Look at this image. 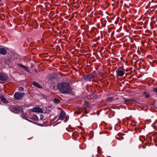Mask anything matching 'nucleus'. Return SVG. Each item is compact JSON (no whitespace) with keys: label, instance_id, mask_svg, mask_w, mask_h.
Returning a JSON list of instances; mask_svg holds the SVG:
<instances>
[{"label":"nucleus","instance_id":"nucleus-11","mask_svg":"<svg viewBox=\"0 0 157 157\" xmlns=\"http://www.w3.org/2000/svg\"><path fill=\"white\" fill-rule=\"evenodd\" d=\"M33 84L35 86L39 88H42V86H40L39 84L38 83L35 82H33Z\"/></svg>","mask_w":157,"mask_h":157},{"label":"nucleus","instance_id":"nucleus-23","mask_svg":"<svg viewBox=\"0 0 157 157\" xmlns=\"http://www.w3.org/2000/svg\"><path fill=\"white\" fill-rule=\"evenodd\" d=\"M22 117L23 118V119H25V120H27L28 121H30V122H31V121H30V120H29L28 119H25V118H24V117L23 116H22Z\"/></svg>","mask_w":157,"mask_h":157},{"label":"nucleus","instance_id":"nucleus-7","mask_svg":"<svg viewBox=\"0 0 157 157\" xmlns=\"http://www.w3.org/2000/svg\"><path fill=\"white\" fill-rule=\"evenodd\" d=\"M8 79L7 75L4 74H0V80L2 81H5Z\"/></svg>","mask_w":157,"mask_h":157},{"label":"nucleus","instance_id":"nucleus-14","mask_svg":"<svg viewBox=\"0 0 157 157\" xmlns=\"http://www.w3.org/2000/svg\"><path fill=\"white\" fill-rule=\"evenodd\" d=\"M113 100V97H109L107 99L106 101L108 102H110Z\"/></svg>","mask_w":157,"mask_h":157},{"label":"nucleus","instance_id":"nucleus-1","mask_svg":"<svg viewBox=\"0 0 157 157\" xmlns=\"http://www.w3.org/2000/svg\"><path fill=\"white\" fill-rule=\"evenodd\" d=\"M58 90L62 93L70 94L71 92L72 88L70 84L65 82H61L57 85Z\"/></svg>","mask_w":157,"mask_h":157},{"label":"nucleus","instance_id":"nucleus-8","mask_svg":"<svg viewBox=\"0 0 157 157\" xmlns=\"http://www.w3.org/2000/svg\"><path fill=\"white\" fill-rule=\"evenodd\" d=\"M65 113L63 111H61L59 115L60 119L62 120H63L65 117Z\"/></svg>","mask_w":157,"mask_h":157},{"label":"nucleus","instance_id":"nucleus-21","mask_svg":"<svg viewBox=\"0 0 157 157\" xmlns=\"http://www.w3.org/2000/svg\"><path fill=\"white\" fill-rule=\"evenodd\" d=\"M27 71L29 72H30V71H29V69H28V68H27L26 67V68H25V69Z\"/></svg>","mask_w":157,"mask_h":157},{"label":"nucleus","instance_id":"nucleus-17","mask_svg":"<svg viewBox=\"0 0 157 157\" xmlns=\"http://www.w3.org/2000/svg\"><path fill=\"white\" fill-rule=\"evenodd\" d=\"M18 90L21 91H22L24 90V89L21 87H19L18 88Z\"/></svg>","mask_w":157,"mask_h":157},{"label":"nucleus","instance_id":"nucleus-9","mask_svg":"<svg viewBox=\"0 0 157 157\" xmlns=\"http://www.w3.org/2000/svg\"><path fill=\"white\" fill-rule=\"evenodd\" d=\"M7 52V51L6 50L3 48H0V54L4 55L6 54Z\"/></svg>","mask_w":157,"mask_h":157},{"label":"nucleus","instance_id":"nucleus-24","mask_svg":"<svg viewBox=\"0 0 157 157\" xmlns=\"http://www.w3.org/2000/svg\"><path fill=\"white\" fill-rule=\"evenodd\" d=\"M35 72H36V70H35Z\"/></svg>","mask_w":157,"mask_h":157},{"label":"nucleus","instance_id":"nucleus-2","mask_svg":"<svg viewBox=\"0 0 157 157\" xmlns=\"http://www.w3.org/2000/svg\"><path fill=\"white\" fill-rule=\"evenodd\" d=\"M117 76L118 77L123 76L125 73L124 69L121 67L119 68L116 71Z\"/></svg>","mask_w":157,"mask_h":157},{"label":"nucleus","instance_id":"nucleus-15","mask_svg":"<svg viewBox=\"0 0 157 157\" xmlns=\"http://www.w3.org/2000/svg\"><path fill=\"white\" fill-rule=\"evenodd\" d=\"M60 102V101L57 98H55L54 99V102L55 103L58 104Z\"/></svg>","mask_w":157,"mask_h":157},{"label":"nucleus","instance_id":"nucleus-12","mask_svg":"<svg viewBox=\"0 0 157 157\" xmlns=\"http://www.w3.org/2000/svg\"><path fill=\"white\" fill-rule=\"evenodd\" d=\"M32 119L36 121H38V118L36 115L34 114L33 115Z\"/></svg>","mask_w":157,"mask_h":157},{"label":"nucleus","instance_id":"nucleus-19","mask_svg":"<svg viewBox=\"0 0 157 157\" xmlns=\"http://www.w3.org/2000/svg\"><path fill=\"white\" fill-rule=\"evenodd\" d=\"M84 105L86 106L88 105V104L87 102L86 101H85L84 102Z\"/></svg>","mask_w":157,"mask_h":157},{"label":"nucleus","instance_id":"nucleus-13","mask_svg":"<svg viewBox=\"0 0 157 157\" xmlns=\"http://www.w3.org/2000/svg\"><path fill=\"white\" fill-rule=\"evenodd\" d=\"M144 94H145V97L146 98H147L149 97L150 95L149 94L147 93V92H144Z\"/></svg>","mask_w":157,"mask_h":157},{"label":"nucleus","instance_id":"nucleus-3","mask_svg":"<svg viewBox=\"0 0 157 157\" xmlns=\"http://www.w3.org/2000/svg\"><path fill=\"white\" fill-rule=\"evenodd\" d=\"M24 95V93L16 92L14 94V97L17 100H20L23 98Z\"/></svg>","mask_w":157,"mask_h":157},{"label":"nucleus","instance_id":"nucleus-22","mask_svg":"<svg viewBox=\"0 0 157 157\" xmlns=\"http://www.w3.org/2000/svg\"><path fill=\"white\" fill-rule=\"evenodd\" d=\"M129 101V100L128 99H125L124 101V102L126 103V102H128V101Z\"/></svg>","mask_w":157,"mask_h":157},{"label":"nucleus","instance_id":"nucleus-5","mask_svg":"<svg viewBox=\"0 0 157 157\" xmlns=\"http://www.w3.org/2000/svg\"><path fill=\"white\" fill-rule=\"evenodd\" d=\"M94 78L93 75L91 74H88L85 76L84 78V80L86 81H91L92 79Z\"/></svg>","mask_w":157,"mask_h":157},{"label":"nucleus","instance_id":"nucleus-10","mask_svg":"<svg viewBox=\"0 0 157 157\" xmlns=\"http://www.w3.org/2000/svg\"><path fill=\"white\" fill-rule=\"evenodd\" d=\"M0 99L4 103H8L7 100L6 99V98L3 96H2L0 97Z\"/></svg>","mask_w":157,"mask_h":157},{"label":"nucleus","instance_id":"nucleus-20","mask_svg":"<svg viewBox=\"0 0 157 157\" xmlns=\"http://www.w3.org/2000/svg\"><path fill=\"white\" fill-rule=\"evenodd\" d=\"M153 91L154 92L157 93V88H154L153 89Z\"/></svg>","mask_w":157,"mask_h":157},{"label":"nucleus","instance_id":"nucleus-6","mask_svg":"<svg viewBox=\"0 0 157 157\" xmlns=\"http://www.w3.org/2000/svg\"><path fill=\"white\" fill-rule=\"evenodd\" d=\"M32 111L34 112L35 113H42L43 112V110L40 107H36L32 109Z\"/></svg>","mask_w":157,"mask_h":157},{"label":"nucleus","instance_id":"nucleus-16","mask_svg":"<svg viewBox=\"0 0 157 157\" xmlns=\"http://www.w3.org/2000/svg\"><path fill=\"white\" fill-rule=\"evenodd\" d=\"M40 120H42L44 119V116L43 114H41L40 115Z\"/></svg>","mask_w":157,"mask_h":157},{"label":"nucleus","instance_id":"nucleus-18","mask_svg":"<svg viewBox=\"0 0 157 157\" xmlns=\"http://www.w3.org/2000/svg\"><path fill=\"white\" fill-rule=\"evenodd\" d=\"M19 66L23 68H24V69L26 68V67L24 65H23L21 64H20Z\"/></svg>","mask_w":157,"mask_h":157},{"label":"nucleus","instance_id":"nucleus-4","mask_svg":"<svg viewBox=\"0 0 157 157\" xmlns=\"http://www.w3.org/2000/svg\"><path fill=\"white\" fill-rule=\"evenodd\" d=\"M11 111L16 113H18L20 112L21 109L17 107L16 106H12L10 107Z\"/></svg>","mask_w":157,"mask_h":157}]
</instances>
